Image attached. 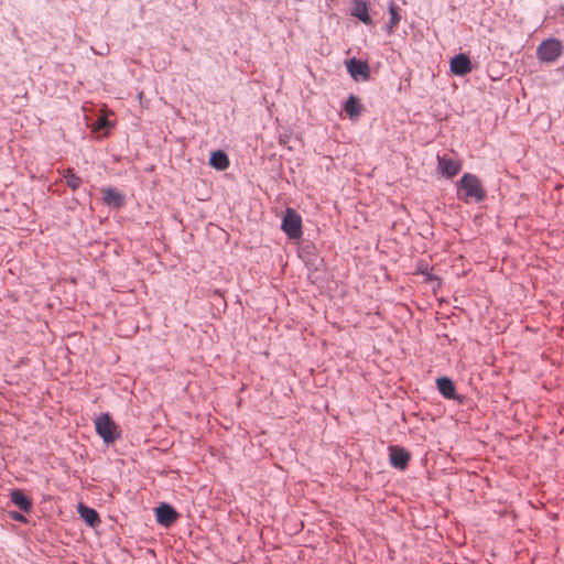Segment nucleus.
I'll return each instance as SVG.
<instances>
[{"mask_svg": "<svg viewBox=\"0 0 564 564\" xmlns=\"http://www.w3.org/2000/svg\"><path fill=\"white\" fill-rule=\"evenodd\" d=\"M344 109L350 119H355L360 116L362 111V105L356 96L350 95L345 102Z\"/></svg>", "mask_w": 564, "mask_h": 564, "instance_id": "14", "label": "nucleus"}, {"mask_svg": "<svg viewBox=\"0 0 564 564\" xmlns=\"http://www.w3.org/2000/svg\"><path fill=\"white\" fill-rule=\"evenodd\" d=\"M97 434L105 443L111 444L120 436L119 426L112 421L109 414L104 413L95 421Z\"/></svg>", "mask_w": 564, "mask_h": 564, "instance_id": "2", "label": "nucleus"}, {"mask_svg": "<svg viewBox=\"0 0 564 564\" xmlns=\"http://www.w3.org/2000/svg\"><path fill=\"white\" fill-rule=\"evenodd\" d=\"M64 178L73 191L77 189L82 184V178L77 176L72 169H67L64 172Z\"/></svg>", "mask_w": 564, "mask_h": 564, "instance_id": "17", "label": "nucleus"}, {"mask_svg": "<svg viewBox=\"0 0 564 564\" xmlns=\"http://www.w3.org/2000/svg\"><path fill=\"white\" fill-rule=\"evenodd\" d=\"M281 227L291 239H299L302 236V218L292 208L286 209Z\"/></svg>", "mask_w": 564, "mask_h": 564, "instance_id": "4", "label": "nucleus"}, {"mask_svg": "<svg viewBox=\"0 0 564 564\" xmlns=\"http://www.w3.org/2000/svg\"><path fill=\"white\" fill-rule=\"evenodd\" d=\"M437 163L440 172L448 178H453L462 170V163L447 154L437 155Z\"/></svg>", "mask_w": 564, "mask_h": 564, "instance_id": "5", "label": "nucleus"}, {"mask_svg": "<svg viewBox=\"0 0 564 564\" xmlns=\"http://www.w3.org/2000/svg\"><path fill=\"white\" fill-rule=\"evenodd\" d=\"M352 15L366 24L371 23V18L368 13V8L365 2H361V1L356 2L354 10H352Z\"/></svg>", "mask_w": 564, "mask_h": 564, "instance_id": "16", "label": "nucleus"}, {"mask_svg": "<svg viewBox=\"0 0 564 564\" xmlns=\"http://www.w3.org/2000/svg\"><path fill=\"white\" fill-rule=\"evenodd\" d=\"M104 200L107 205L116 208H120L124 205L123 195L112 187L104 189Z\"/></svg>", "mask_w": 564, "mask_h": 564, "instance_id": "11", "label": "nucleus"}, {"mask_svg": "<svg viewBox=\"0 0 564 564\" xmlns=\"http://www.w3.org/2000/svg\"><path fill=\"white\" fill-rule=\"evenodd\" d=\"M209 164L218 171H224L229 166V159L224 151H215L210 155Z\"/></svg>", "mask_w": 564, "mask_h": 564, "instance_id": "15", "label": "nucleus"}, {"mask_svg": "<svg viewBox=\"0 0 564 564\" xmlns=\"http://www.w3.org/2000/svg\"><path fill=\"white\" fill-rule=\"evenodd\" d=\"M563 53V44L557 39L543 41L536 48V56L543 63H553Z\"/></svg>", "mask_w": 564, "mask_h": 564, "instance_id": "3", "label": "nucleus"}, {"mask_svg": "<svg viewBox=\"0 0 564 564\" xmlns=\"http://www.w3.org/2000/svg\"><path fill=\"white\" fill-rule=\"evenodd\" d=\"M390 15H391V17H390V21H389V26H390V29H392V28H394V26L399 23V21H400V17H399V14H398V12H397V9H395L393 6L390 8Z\"/></svg>", "mask_w": 564, "mask_h": 564, "instance_id": "18", "label": "nucleus"}, {"mask_svg": "<svg viewBox=\"0 0 564 564\" xmlns=\"http://www.w3.org/2000/svg\"><path fill=\"white\" fill-rule=\"evenodd\" d=\"M107 124H108L107 119H105V118H100V119H98V121L96 122V129H102V128H105Z\"/></svg>", "mask_w": 564, "mask_h": 564, "instance_id": "19", "label": "nucleus"}, {"mask_svg": "<svg viewBox=\"0 0 564 564\" xmlns=\"http://www.w3.org/2000/svg\"><path fill=\"white\" fill-rule=\"evenodd\" d=\"M78 513L80 514L82 519H84L85 522L91 527L98 525L100 523L97 511L83 503H79L78 506Z\"/></svg>", "mask_w": 564, "mask_h": 564, "instance_id": "13", "label": "nucleus"}, {"mask_svg": "<svg viewBox=\"0 0 564 564\" xmlns=\"http://www.w3.org/2000/svg\"><path fill=\"white\" fill-rule=\"evenodd\" d=\"M410 453L403 447L392 445L389 447V458L393 467L403 470L410 460Z\"/></svg>", "mask_w": 564, "mask_h": 564, "instance_id": "7", "label": "nucleus"}, {"mask_svg": "<svg viewBox=\"0 0 564 564\" xmlns=\"http://www.w3.org/2000/svg\"><path fill=\"white\" fill-rule=\"evenodd\" d=\"M156 521L164 525L170 527L177 520V512L167 503H161L156 509Z\"/></svg>", "mask_w": 564, "mask_h": 564, "instance_id": "9", "label": "nucleus"}, {"mask_svg": "<svg viewBox=\"0 0 564 564\" xmlns=\"http://www.w3.org/2000/svg\"><path fill=\"white\" fill-rule=\"evenodd\" d=\"M11 501L21 510L28 512L31 507V500L20 489H14L10 492Z\"/></svg>", "mask_w": 564, "mask_h": 564, "instance_id": "12", "label": "nucleus"}, {"mask_svg": "<svg viewBox=\"0 0 564 564\" xmlns=\"http://www.w3.org/2000/svg\"><path fill=\"white\" fill-rule=\"evenodd\" d=\"M486 197L481 181L471 173H465L457 182V198L466 204L479 203Z\"/></svg>", "mask_w": 564, "mask_h": 564, "instance_id": "1", "label": "nucleus"}, {"mask_svg": "<svg viewBox=\"0 0 564 564\" xmlns=\"http://www.w3.org/2000/svg\"><path fill=\"white\" fill-rule=\"evenodd\" d=\"M346 68L349 75L355 79L367 80L370 76V68L367 62L357 58H350L346 62Z\"/></svg>", "mask_w": 564, "mask_h": 564, "instance_id": "6", "label": "nucleus"}, {"mask_svg": "<svg viewBox=\"0 0 564 564\" xmlns=\"http://www.w3.org/2000/svg\"><path fill=\"white\" fill-rule=\"evenodd\" d=\"M436 386H437L440 393L444 398L451 399V400H454L457 398L455 384L449 378H447V377L438 378L436 380Z\"/></svg>", "mask_w": 564, "mask_h": 564, "instance_id": "10", "label": "nucleus"}, {"mask_svg": "<svg viewBox=\"0 0 564 564\" xmlns=\"http://www.w3.org/2000/svg\"><path fill=\"white\" fill-rule=\"evenodd\" d=\"M451 72L457 76H465L471 72V63L467 55L458 54L451 59Z\"/></svg>", "mask_w": 564, "mask_h": 564, "instance_id": "8", "label": "nucleus"}, {"mask_svg": "<svg viewBox=\"0 0 564 564\" xmlns=\"http://www.w3.org/2000/svg\"><path fill=\"white\" fill-rule=\"evenodd\" d=\"M13 519L18 521H25V518L20 513H14Z\"/></svg>", "mask_w": 564, "mask_h": 564, "instance_id": "20", "label": "nucleus"}]
</instances>
